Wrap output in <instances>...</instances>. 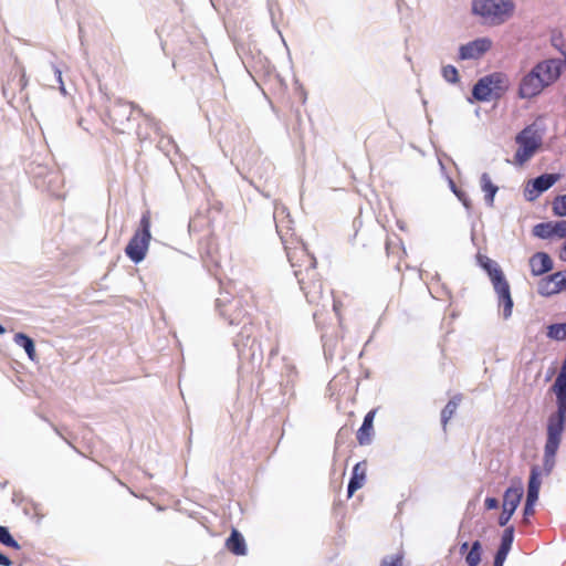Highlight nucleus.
I'll list each match as a JSON object with an SVG mask.
<instances>
[{
    "mask_svg": "<svg viewBox=\"0 0 566 566\" xmlns=\"http://www.w3.org/2000/svg\"><path fill=\"white\" fill-rule=\"evenodd\" d=\"M533 234L541 239L552 238L553 234V222L538 223L533 228Z\"/></svg>",
    "mask_w": 566,
    "mask_h": 566,
    "instance_id": "nucleus-24",
    "label": "nucleus"
},
{
    "mask_svg": "<svg viewBox=\"0 0 566 566\" xmlns=\"http://www.w3.org/2000/svg\"><path fill=\"white\" fill-rule=\"evenodd\" d=\"M531 272L534 276L543 275L553 269V261L545 252H536L528 261Z\"/></svg>",
    "mask_w": 566,
    "mask_h": 566,
    "instance_id": "nucleus-15",
    "label": "nucleus"
},
{
    "mask_svg": "<svg viewBox=\"0 0 566 566\" xmlns=\"http://www.w3.org/2000/svg\"><path fill=\"white\" fill-rule=\"evenodd\" d=\"M486 510H494L499 507V501L495 497H486L484 501Z\"/></svg>",
    "mask_w": 566,
    "mask_h": 566,
    "instance_id": "nucleus-33",
    "label": "nucleus"
},
{
    "mask_svg": "<svg viewBox=\"0 0 566 566\" xmlns=\"http://www.w3.org/2000/svg\"><path fill=\"white\" fill-rule=\"evenodd\" d=\"M0 543L8 547L14 548V549L21 548L20 544L9 533V530L6 526H1V525H0Z\"/></svg>",
    "mask_w": 566,
    "mask_h": 566,
    "instance_id": "nucleus-26",
    "label": "nucleus"
},
{
    "mask_svg": "<svg viewBox=\"0 0 566 566\" xmlns=\"http://www.w3.org/2000/svg\"><path fill=\"white\" fill-rule=\"evenodd\" d=\"M6 332L4 327L0 324V335H2Z\"/></svg>",
    "mask_w": 566,
    "mask_h": 566,
    "instance_id": "nucleus-40",
    "label": "nucleus"
},
{
    "mask_svg": "<svg viewBox=\"0 0 566 566\" xmlns=\"http://www.w3.org/2000/svg\"><path fill=\"white\" fill-rule=\"evenodd\" d=\"M55 74H56V77H57V80H59V82H60V84H61V88H62V91H64L63 82H62V73H61V71H60V70H55Z\"/></svg>",
    "mask_w": 566,
    "mask_h": 566,
    "instance_id": "nucleus-37",
    "label": "nucleus"
},
{
    "mask_svg": "<svg viewBox=\"0 0 566 566\" xmlns=\"http://www.w3.org/2000/svg\"><path fill=\"white\" fill-rule=\"evenodd\" d=\"M367 463L361 461L353 468V474L347 488V495L350 497L357 490L364 486L366 481Z\"/></svg>",
    "mask_w": 566,
    "mask_h": 566,
    "instance_id": "nucleus-16",
    "label": "nucleus"
},
{
    "mask_svg": "<svg viewBox=\"0 0 566 566\" xmlns=\"http://www.w3.org/2000/svg\"><path fill=\"white\" fill-rule=\"evenodd\" d=\"M150 227L151 214L147 210L142 214L139 226L125 248L126 255L134 263H139L146 258L151 240Z\"/></svg>",
    "mask_w": 566,
    "mask_h": 566,
    "instance_id": "nucleus-2",
    "label": "nucleus"
},
{
    "mask_svg": "<svg viewBox=\"0 0 566 566\" xmlns=\"http://www.w3.org/2000/svg\"><path fill=\"white\" fill-rule=\"evenodd\" d=\"M461 399H462L461 395L454 396L452 399L449 400V402L442 409V411H441V423H442L443 429H446L449 420L455 413V411H457V409H458V407L460 405Z\"/></svg>",
    "mask_w": 566,
    "mask_h": 566,
    "instance_id": "nucleus-19",
    "label": "nucleus"
},
{
    "mask_svg": "<svg viewBox=\"0 0 566 566\" xmlns=\"http://www.w3.org/2000/svg\"><path fill=\"white\" fill-rule=\"evenodd\" d=\"M452 188H453V192L457 195V197L459 198V200L462 201L463 206L467 208V209H470L471 208V201L469 200L468 196L463 192V191H459L455 189L454 185H452Z\"/></svg>",
    "mask_w": 566,
    "mask_h": 566,
    "instance_id": "nucleus-31",
    "label": "nucleus"
},
{
    "mask_svg": "<svg viewBox=\"0 0 566 566\" xmlns=\"http://www.w3.org/2000/svg\"><path fill=\"white\" fill-rule=\"evenodd\" d=\"M442 76L449 83L459 82V72L453 65H446L442 67Z\"/></svg>",
    "mask_w": 566,
    "mask_h": 566,
    "instance_id": "nucleus-29",
    "label": "nucleus"
},
{
    "mask_svg": "<svg viewBox=\"0 0 566 566\" xmlns=\"http://www.w3.org/2000/svg\"><path fill=\"white\" fill-rule=\"evenodd\" d=\"M132 115V104L118 101L108 107L107 120L114 130L118 133H125Z\"/></svg>",
    "mask_w": 566,
    "mask_h": 566,
    "instance_id": "nucleus-7",
    "label": "nucleus"
},
{
    "mask_svg": "<svg viewBox=\"0 0 566 566\" xmlns=\"http://www.w3.org/2000/svg\"><path fill=\"white\" fill-rule=\"evenodd\" d=\"M469 548V544L467 542H464L463 544H461L460 546V553L461 554H464Z\"/></svg>",
    "mask_w": 566,
    "mask_h": 566,
    "instance_id": "nucleus-38",
    "label": "nucleus"
},
{
    "mask_svg": "<svg viewBox=\"0 0 566 566\" xmlns=\"http://www.w3.org/2000/svg\"><path fill=\"white\" fill-rule=\"evenodd\" d=\"M14 343L24 348L28 357L31 360L35 359L36 353L34 342L32 338H30L28 335L23 333H18L14 335Z\"/></svg>",
    "mask_w": 566,
    "mask_h": 566,
    "instance_id": "nucleus-20",
    "label": "nucleus"
},
{
    "mask_svg": "<svg viewBox=\"0 0 566 566\" xmlns=\"http://www.w3.org/2000/svg\"><path fill=\"white\" fill-rule=\"evenodd\" d=\"M514 539V528L510 526L505 528L501 538V545L499 547L500 551L509 553Z\"/></svg>",
    "mask_w": 566,
    "mask_h": 566,
    "instance_id": "nucleus-27",
    "label": "nucleus"
},
{
    "mask_svg": "<svg viewBox=\"0 0 566 566\" xmlns=\"http://www.w3.org/2000/svg\"><path fill=\"white\" fill-rule=\"evenodd\" d=\"M495 280L497 281V283H495V286H493V287L499 297V305L503 307L504 318H507L511 316L512 308H513V301L511 297L510 285L506 280L501 279L499 272H496Z\"/></svg>",
    "mask_w": 566,
    "mask_h": 566,
    "instance_id": "nucleus-12",
    "label": "nucleus"
},
{
    "mask_svg": "<svg viewBox=\"0 0 566 566\" xmlns=\"http://www.w3.org/2000/svg\"><path fill=\"white\" fill-rule=\"evenodd\" d=\"M507 90V77L505 74L495 72L480 78L473 86L472 95L481 102L500 97Z\"/></svg>",
    "mask_w": 566,
    "mask_h": 566,
    "instance_id": "nucleus-4",
    "label": "nucleus"
},
{
    "mask_svg": "<svg viewBox=\"0 0 566 566\" xmlns=\"http://www.w3.org/2000/svg\"><path fill=\"white\" fill-rule=\"evenodd\" d=\"M541 470L538 467H533L531 469V475L528 481V488H527V496L526 502L535 505L536 501L538 500L539 489H541Z\"/></svg>",
    "mask_w": 566,
    "mask_h": 566,
    "instance_id": "nucleus-17",
    "label": "nucleus"
},
{
    "mask_svg": "<svg viewBox=\"0 0 566 566\" xmlns=\"http://www.w3.org/2000/svg\"><path fill=\"white\" fill-rule=\"evenodd\" d=\"M509 553L497 549L493 566H503L504 560L506 559Z\"/></svg>",
    "mask_w": 566,
    "mask_h": 566,
    "instance_id": "nucleus-32",
    "label": "nucleus"
},
{
    "mask_svg": "<svg viewBox=\"0 0 566 566\" xmlns=\"http://www.w3.org/2000/svg\"><path fill=\"white\" fill-rule=\"evenodd\" d=\"M226 548L237 556L247 554V545L242 534L233 528L230 536L226 541Z\"/></svg>",
    "mask_w": 566,
    "mask_h": 566,
    "instance_id": "nucleus-18",
    "label": "nucleus"
},
{
    "mask_svg": "<svg viewBox=\"0 0 566 566\" xmlns=\"http://www.w3.org/2000/svg\"><path fill=\"white\" fill-rule=\"evenodd\" d=\"M553 212L555 216H566V195L557 196L553 201Z\"/></svg>",
    "mask_w": 566,
    "mask_h": 566,
    "instance_id": "nucleus-28",
    "label": "nucleus"
},
{
    "mask_svg": "<svg viewBox=\"0 0 566 566\" xmlns=\"http://www.w3.org/2000/svg\"><path fill=\"white\" fill-rule=\"evenodd\" d=\"M492 42L489 39H476L459 50L460 60L479 59L491 49Z\"/></svg>",
    "mask_w": 566,
    "mask_h": 566,
    "instance_id": "nucleus-11",
    "label": "nucleus"
},
{
    "mask_svg": "<svg viewBox=\"0 0 566 566\" xmlns=\"http://www.w3.org/2000/svg\"><path fill=\"white\" fill-rule=\"evenodd\" d=\"M547 337L555 340L566 339V323L552 324L547 327Z\"/></svg>",
    "mask_w": 566,
    "mask_h": 566,
    "instance_id": "nucleus-23",
    "label": "nucleus"
},
{
    "mask_svg": "<svg viewBox=\"0 0 566 566\" xmlns=\"http://www.w3.org/2000/svg\"><path fill=\"white\" fill-rule=\"evenodd\" d=\"M566 290V270L543 277L537 285V292L543 296H552Z\"/></svg>",
    "mask_w": 566,
    "mask_h": 566,
    "instance_id": "nucleus-10",
    "label": "nucleus"
},
{
    "mask_svg": "<svg viewBox=\"0 0 566 566\" xmlns=\"http://www.w3.org/2000/svg\"><path fill=\"white\" fill-rule=\"evenodd\" d=\"M483 268L486 270L493 286H495V283H497V281L495 280L496 272L500 273V276H501L502 280H506L504 274H503V272H502V270L496 264V262H494V261H492L490 259H486V261L483 263Z\"/></svg>",
    "mask_w": 566,
    "mask_h": 566,
    "instance_id": "nucleus-25",
    "label": "nucleus"
},
{
    "mask_svg": "<svg viewBox=\"0 0 566 566\" xmlns=\"http://www.w3.org/2000/svg\"><path fill=\"white\" fill-rule=\"evenodd\" d=\"M523 496V488H509L503 496V511L499 517V524L505 526L514 514Z\"/></svg>",
    "mask_w": 566,
    "mask_h": 566,
    "instance_id": "nucleus-9",
    "label": "nucleus"
},
{
    "mask_svg": "<svg viewBox=\"0 0 566 566\" xmlns=\"http://www.w3.org/2000/svg\"><path fill=\"white\" fill-rule=\"evenodd\" d=\"M518 148L514 156V163L523 166L528 161L542 145V137L533 125L525 127L515 137Z\"/></svg>",
    "mask_w": 566,
    "mask_h": 566,
    "instance_id": "nucleus-5",
    "label": "nucleus"
},
{
    "mask_svg": "<svg viewBox=\"0 0 566 566\" xmlns=\"http://www.w3.org/2000/svg\"><path fill=\"white\" fill-rule=\"evenodd\" d=\"M482 557V545L479 541H475L468 554L465 555V563L468 566H478L481 563Z\"/></svg>",
    "mask_w": 566,
    "mask_h": 566,
    "instance_id": "nucleus-22",
    "label": "nucleus"
},
{
    "mask_svg": "<svg viewBox=\"0 0 566 566\" xmlns=\"http://www.w3.org/2000/svg\"><path fill=\"white\" fill-rule=\"evenodd\" d=\"M555 374V369L552 368L548 373L547 379H549Z\"/></svg>",
    "mask_w": 566,
    "mask_h": 566,
    "instance_id": "nucleus-39",
    "label": "nucleus"
},
{
    "mask_svg": "<svg viewBox=\"0 0 566 566\" xmlns=\"http://www.w3.org/2000/svg\"><path fill=\"white\" fill-rule=\"evenodd\" d=\"M403 563V555L402 554H396L390 557V559H382L381 566H402Z\"/></svg>",
    "mask_w": 566,
    "mask_h": 566,
    "instance_id": "nucleus-30",
    "label": "nucleus"
},
{
    "mask_svg": "<svg viewBox=\"0 0 566 566\" xmlns=\"http://www.w3.org/2000/svg\"><path fill=\"white\" fill-rule=\"evenodd\" d=\"M535 513L534 505L530 503H525L524 505V517L526 518L530 515Z\"/></svg>",
    "mask_w": 566,
    "mask_h": 566,
    "instance_id": "nucleus-34",
    "label": "nucleus"
},
{
    "mask_svg": "<svg viewBox=\"0 0 566 566\" xmlns=\"http://www.w3.org/2000/svg\"><path fill=\"white\" fill-rule=\"evenodd\" d=\"M472 10L485 23L499 25L513 14L514 3L512 0H473Z\"/></svg>",
    "mask_w": 566,
    "mask_h": 566,
    "instance_id": "nucleus-3",
    "label": "nucleus"
},
{
    "mask_svg": "<svg viewBox=\"0 0 566 566\" xmlns=\"http://www.w3.org/2000/svg\"><path fill=\"white\" fill-rule=\"evenodd\" d=\"M481 188L485 192V201L489 206H492L494 202L495 193L497 192V187L493 185L490 176L484 172L481 176Z\"/></svg>",
    "mask_w": 566,
    "mask_h": 566,
    "instance_id": "nucleus-21",
    "label": "nucleus"
},
{
    "mask_svg": "<svg viewBox=\"0 0 566 566\" xmlns=\"http://www.w3.org/2000/svg\"><path fill=\"white\" fill-rule=\"evenodd\" d=\"M377 408L371 409L364 418L363 424L356 432L357 442L360 446H367L371 442L374 436V420Z\"/></svg>",
    "mask_w": 566,
    "mask_h": 566,
    "instance_id": "nucleus-14",
    "label": "nucleus"
},
{
    "mask_svg": "<svg viewBox=\"0 0 566 566\" xmlns=\"http://www.w3.org/2000/svg\"><path fill=\"white\" fill-rule=\"evenodd\" d=\"M342 307H343V303L339 300L333 301V310L335 311L337 316H340Z\"/></svg>",
    "mask_w": 566,
    "mask_h": 566,
    "instance_id": "nucleus-35",
    "label": "nucleus"
},
{
    "mask_svg": "<svg viewBox=\"0 0 566 566\" xmlns=\"http://www.w3.org/2000/svg\"><path fill=\"white\" fill-rule=\"evenodd\" d=\"M560 75V62L558 60H547L536 64L521 81L518 96L521 98H532L542 93V91L553 84Z\"/></svg>",
    "mask_w": 566,
    "mask_h": 566,
    "instance_id": "nucleus-1",
    "label": "nucleus"
},
{
    "mask_svg": "<svg viewBox=\"0 0 566 566\" xmlns=\"http://www.w3.org/2000/svg\"><path fill=\"white\" fill-rule=\"evenodd\" d=\"M286 255L294 272L298 269L307 270L316 265V259L307 251L305 245L301 242H295L293 245H285Z\"/></svg>",
    "mask_w": 566,
    "mask_h": 566,
    "instance_id": "nucleus-8",
    "label": "nucleus"
},
{
    "mask_svg": "<svg viewBox=\"0 0 566 566\" xmlns=\"http://www.w3.org/2000/svg\"><path fill=\"white\" fill-rule=\"evenodd\" d=\"M559 176L556 174H544L535 178L531 185L532 189H526V197L528 200H534L539 193L549 189L557 180Z\"/></svg>",
    "mask_w": 566,
    "mask_h": 566,
    "instance_id": "nucleus-13",
    "label": "nucleus"
},
{
    "mask_svg": "<svg viewBox=\"0 0 566 566\" xmlns=\"http://www.w3.org/2000/svg\"><path fill=\"white\" fill-rule=\"evenodd\" d=\"M295 277L306 300L310 303H318L323 295V283L316 265L307 270L298 269L295 271Z\"/></svg>",
    "mask_w": 566,
    "mask_h": 566,
    "instance_id": "nucleus-6",
    "label": "nucleus"
},
{
    "mask_svg": "<svg viewBox=\"0 0 566 566\" xmlns=\"http://www.w3.org/2000/svg\"><path fill=\"white\" fill-rule=\"evenodd\" d=\"M12 564V562L10 560L9 557H7L6 555H3L2 553H0V565L1 566H10Z\"/></svg>",
    "mask_w": 566,
    "mask_h": 566,
    "instance_id": "nucleus-36",
    "label": "nucleus"
}]
</instances>
